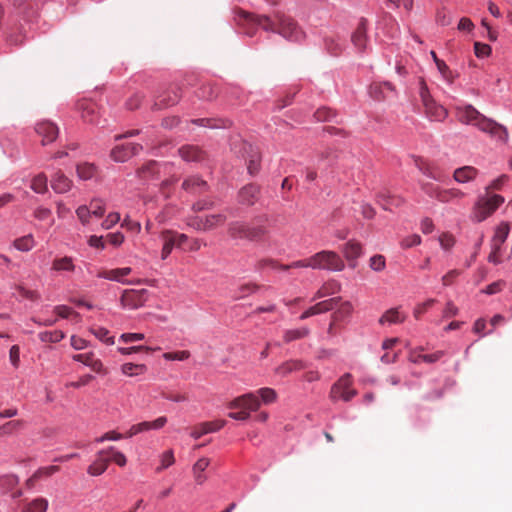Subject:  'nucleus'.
Listing matches in <instances>:
<instances>
[{
  "label": "nucleus",
  "mask_w": 512,
  "mask_h": 512,
  "mask_svg": "<svg viewBox=\"0 0 512 512\" xmlns=\"http://www.w3.org/2000/svg\"><path fill=\"white\" fill-rule=\"evenodd\" d=\"M241 25H253L266 32L280 35L289 42L298 43L305 38V33L298 22L290 15L282 11H274L271 15H259L240 11L238 13Z\"/></svg>",
  "instance_id": "1"
},
{
  "label": "nucleus",
  "mask_w": 512,
  "mask_h": 512,
  "mask_svg": "<svg viewBox=\"0 0 512 512\" xmlns=\"http://www.w3.org/2000/svg\"><path fill=\"white\" fill-rule=\"evenodd\" d=\"M458 118L460 122L476 126L481 131L488 132L491 135L498 137L500 140L506 141L508 138V133L505 127L486 118L471 105H467L464 108L459 109Z\"/></svg>",
  "instance_id": "2"
},
{
  "label": "nucleus",
  "mask_w": 512,
  "mask_h": 512,
  "mask_svg": "<svg viewBox=\"0 0 512 512\" xmlns=\"http://www.w3.org/2000/svg\"><path fill=\"white\" fill-rule=\"evenodd\" d=\"M166 423L167 417L160 416L153 421H143L134 424L125 433H119L117 431H108L104 433L102 436L95 438L92 444L98 445L104 443L105 441H117L124 438H131L139 433L151 430H160L166 425Z\"/></svg>",
  "instance_id": "3"
},
{
  "label": "nucleus",
  "mask_w": 512,
  "mask_h": 512,
  "mask_svg": "<svg viewBox=\"0 0 512 512\" xmlns=\"http://www.w3.org/2000/svg\"><path fill=\"white\" fill-rule=\"evenodd\" d=\"M419 95L428 118L434 121H443L446 118L447 110L436 103L423 79L419 82Z\"/></svg>",
  "instance_id": "4"
},
{
  "label": "nucleus",
  "mask_w": 512,
  "mask_h": 512,
  "mask_svg": "<svg viewBox=\"0 0 512 512\" xmlns=\"http://www.w3.org/2000/svg\"><path fill=\"white\" fill-rule=\"evenodd\" d=\"M312 269L342 271L343 260L334 251L323 250L311 256Z\"/></svg>",
  "instance_id": "5"
},
{
  "label": "nucleus",
  "mask_w": 512,
  "mask_h": 512,
  "mask_svg": "<svg viewBox=\"0 0 512 512\" xmlns=\"http://www.w3.org/2000/svg\"><path fill=\"white\" fill-rule=\"evenodd\" d=\"M510 233V225L508 222H501L495 229L494 235L491 239V252L488 255V261L495 265L502 262L501 250L502 245L505 243Z\"/></svg>",
  "instance_id": "6"
},
{
  "label": "nucleus",
  "mask_w": 512,
  "mask_h": 512,
  "mask_svg": "<svg viewBox=\"0 0 512 512\" xmlns=\"http://www.w3.org/2000/svg\"><path fill=\"white\" fill-rule=\"evenodd\" d=\"M503 202L504 198L497 194L480 198L474 208V220L476 222L484 221L491 216Z\"/></svg>",
  "instance_id": "7"
},
{
  "label": "nucleus",
  "mask_w": 512,
  "mask_h": 512,
  "mask_svg": "<svg viewBox=\"0 0 512 512\" xmlns=\"http://www.w3.org/2000/svg\"><path fill=\"white\" fill-rule=\"evenodd\" d=\"M352 377L350 374L343 375L331 388L330 397L332 400L342 399L350 401L356 394V390L351 388Z\"/></svg>",
  "instance_id": "8"
},
{
  "label": "nucleus",
  "mask_w": 512,
  "mask_h": 512,
  "mask_svg": "<svg viewBox=\"0 0 512 512\" xmlns=\"http://www.w3.org/2000/svg\"><path fill=\"white\" fill-rule=\"evenodd\" d=\"M261 405V401L255 392H249L234 398L228 404L229 409H244L249 413L257 411Z\"/></svg>",
  "instance_id": "9"
},
{
  "label": "nucleus",
  "mask_w": 512,
  "mask_h": 512,
  "mask_svg": "<svg viewBox=\"0 0 512 512\" xmlns=\"http://www.w3.org/2000/svg\"><path fill=\"white\" fill-rule=\"evenodd\" d=\"M35 131L42 138V145L54 142L59 133L57 125L49 120L39 121L35 126Z\"/></svg>",
  "instance_id": "10"
},
{
  "label": "nucleus",
  "mask_w": 512,
  "mask_h": 512,
  "mask_svg": "<svg viewBox=\"0 0 512 512\" xmlns=\"http://www.w3.org/2000/svg\"><path fill=\"white\" fill-rule=\"evenodd\" d=\"M147 291L141 290H126L121 296V304L124 308L137 309L144 305L147 300Z\"/></svg>",
  "instance_id": "11"
},
{
  "label": "nucleus",
  "mask_w": 512,
  "mask_h": 512,
  "mask_svg": "<svg viewBox=\"0 0 512 512\" xmlns=\"http://www.w3.org/2000/svg\"><path fill=\"white\" fill-rule=\"evenodd\" d=\"M225 424H226V421L222 420V419L202 422V423H199V424L193 426L190 429L189 435L191 438L197 440V439H200L205 434L216 432V431L220 430L221 428H223L225 426Z\"/></svg>",
  "instance_id": "12"
},
{
  "label": "nucleus",
  "mask_w": 512,
  "mask_h": 512,
  "mask_svg": "<svg viewBox=\"0 0 512 512\" xmlns=\"http://www.w3.org/2000/svg\"><path fill=\"white\" fill-rule=\"evenodd\" d=\"M142 146L136 143H126L116 145L111 151V157L118 162H124L130 157L139 153Z\"/></svg>",
  "instance_id": "13"
},
{
  "label": "nucleus",
  "mask_w": 512,
  "mask_h": 512,
  "mask_svg": "<svg viewBox=\"0 0 512 512\" xmlns=\"http://www.w3.org/2000/svg\"><path fill=\"white\" fill-rule=\"evenodd\" d=\"M260 198V186L250 183L242 187L238 192V202L242 205L252 206Z\"/></svg>",
  "instance_id": "14"
},
{
  "label": "nucleus",
  "mask_w": 512,
  "mask_h": 512,
  "mask_svg": "<svg viewBox=\"0 0 512 512\" xmlns=\"http://www.w3.org/2000/svg\"><path fill=\"white\" fill-rule=\"evenodd\" d=\"M77 109L81 113V118L84 122L90 124L98 123V111L97 106L90 100H80L77 103Z\"/></svg>",
  "instance_id": "15"
},
{
  "label": "nucleus",
  "mask_w": 512,
  "mask_h": 512,
  "mask_svg": "<svg viewBox=\"0 0 512 512\" xmlns=\"http://www.w3.org/2000/svg\"><path fill=\"white\" fill-rule=\"evenodd\" d=\"M180 89L177 86L169 87L154 103V108L161 109L176 104L180 99Z\"/></svg>",
  "instance_id": "16"
},
{
  "label": "nucleus",
  "mask_w": 512,
  "mask_h": 512,
  "mask_svg": "<svg viewBox=\"0 0 512 512\" xmlns=\"http://www.w3.org/2000/svg\"><path fill=\"white\" fill-rule=\"evenodd\" d=\"M111 450H100L96 460L88 467L87 472L92 476H99L107 469L110 462Z\"/></svg>",
  "instance_id": "17"
},
{
  "label": "nucleus",
  "mask_w": 512,
  "mask_h": 512,
  "mask_svg": "<svg viewBox=\"0 0 512 512\" xmlns=\"http://www.w3.org/2000/svg\"><path fill=\"white\" fill-rule=\"evenodd\" d=\"M174 230H163L160 234V238L163 242L161 250V259L165 260L172 252L173 248H176V238Z\"/></svg>",
  "instance_id": "18"
},
{
  "label": "nucleus",
  "mask_w": 512,
  "mask_h": 512,
  "mask_svg": "<svg viewBox=\"0 0 512 512\" xmlns=\"http://www.w3.org/2000/svg\"><path fill=\"white\" fill-rule=\"evenodd\" d=\"M305 368V364L302 360L298 359H291L288 361L283 362L279 366L275 368V374L286 377L289 374L300 371Z\"/></svg>",
  "instance_id": "19"
},
{
  "label": "nucleus",
  "mask_w": 512,
  "mask_h": 512,
  "mask_svg": "<svg viewBox=\"0 0 512 512\" xmlns=\"http://www.w3.org/2000/svg\"><path fill=\"white\" fill-rule=\"evenodd\" d=\"M228 234L233 239L249 238V224L241 221H233L228 226Z\"/></svg>",
  "instance_id": "20"
},
{
  "label": "nucleus",
  "mask_w": 512,
  "mask_h": 512,
  "mask_svg": "<svg viewBox=\"0 0 512 512\" xmlns=\"http://www.w3.org/2000/svg\"><path fill=\"white\" fill-rule=\"evenodd\" d=\"M72 181L61 171L55 173L51 179V187L57 193H65L71 189Z\"/></svg>",
  "instance_id": "21"
},
{
  "label": "nucleus",
  "mask_w": 512,
  "mask_h": 512,
  "mask_svg": "<svg viewBox=\"0 0 512 512\" xmlns=\"http://www.w3.org/2000/svg\"><path fill=\"white\" fill-rule=\"evenodd\" d=\"M178 152L185 161H201L204 159V152L197 146L185 145L179 148Z\"/></svg>",
  "instance_id": "22"
},
{
  "label": "nucleus",
  "mask_w": 512,
  "mask_h": 512,
  "mask_svg": "<svg viewBox=\"0 0 512 512\" xmlns=\"http://www.w3.org/2000/svg\"><path fill=\"white\" fill-rule=\"evenodd\" d=\"M351 40H352V43L354 44V46L358 50H360V51L364 50L366 41H367V39H366V20L361 19L356 30L354 31V33L351 36Z\"/></svg>",
  "instance_id": "23"
},
{
  "label": "nucleus",
  "mask_w": 512,
  "mask_h": 512,
  "mask_svg": "<svg viewBox=\"0 0 512 512\" xmlns=\"http://www.w3.org/2000/svg\"><path fill=\"white\" fill-rule=\"evenodd\" d=\"M465 196V193L456 188L441 189L437 192L436 199L442 203L459 201Z\"/></svg>",
  "instance_id": "24"
},
{
  "label": "nucleus",
  "mask_w": 512,
  "mask_h": 512,
  "mask_svg": "<svg viewBox=\"0 0 512 512\" xmlns=\"http://www.w3.org/2000/svg\"><path fill=\"white\" fill-rule=\"evenodd\" d=\"M264 219L267 221V217H261L259 220ZM269 233V230L267 227L260 223L258 221L257 223L249 224V238L250 241H260L262 240L267 234Z\"/></svg>",
  "instance_id": "25"
},
{
  "label": "nucleus",
  "mask_w": 512,
  "mask_h": 512,
  "mask_svg": "<svg viewBox=\"0 0 512 512\" xmlns=\"http://www.w3.org/2000/svg\"><path fill=\"white\" fill-rule=\"evenodd\" d=\"M406 319V316L400 312L398 308H391L387 310L379 319V323L384 324H398L402 323Z\"/></svg>",
  "instance_id": "26"
},
{
  "label": "nucleus",
  "mask_w": 512,
  "mask_h": 512,
  "mask_svg": "<svg viewBox=\"0 0 512 512\" xmlns=\"http://www.w3.org/2000/svg\"><path fill=\"white\" fill-rule=\"evenodd\" d=\"M477 175V170L472 166H464L454 171L453 178L458 183H466L473 180Z\"/></svg>",
  "instance_id": "27"
},
{
  "label": "nucleus",
  "mask_w": 512,
  "mask_h": 512,
  "mask_svg": "<svg viewBox=\"0 0 512 512\" xmlns=\"http://www.w3.org/2000/svg\"><path fill=\"white\" fill-rule=\"evenodd\" d=\"M340 291V284L334 280L328 281L324 283L315 293L314 297L312 298V301H315L317 299L333 295Z\"/></svg>",
  "instance_id": "28"
},
{
  "label": "nucleus",
  "mask_w": 512,
  "mask_h": 512,
  "mask_svg": "<svg viewBox=\"0 0 512 512\" xmlns=\"http://www.w3.org/2000/svg\"><path fill=\"white\" fill-rule=\"evenodd\" d=\"M444 356V351H436L432 354H420L416 352H411L409 355V360L413 363H434L441 359Z\"/></svg>",
  "instance_id": "29"
},
{
  "label": "nucleus",
  "mask_w": 512,
  "mask_h": 512,
  "mask_svg": "<svg viewBox=\"0 0 512 512\" xmlns=\"http://www.w3.org/2000/svg\"><path fill=\"white\" fill-rule=\"evenodd\" d=\"M207 183L199 177H189L183 184L182 188L188 192L197 193L206 189Z\"/></svg>",
  "instance_id": "30"
},
{
  "label": "nucleus",
  "mask_w": 512,
  "mask_h": 512,
  "mask_svg": "<svg viewBox=\"0 0 512 512\" xmlns=\"http://www.w3.org/2000/svg\"><path fill=\"white\" fill-rule=\"evenodd\" d=\"M137 173L144 180L155 178L159 174V164L156 161H149L139 168Z\"/></svg>",
  "instance_id": "31"
},
{
  "label": "nucleus",
  "mask_w": 512,
  "mask_h": 512,
  "mask_svg": "<svg viewBox=\"0 0 512 512\" xmlns=\"http://www.w3.org/2000/svg\"><path fill=\"white\" fill-rule=\"evenodd\" d=\"M132 269L130 267L124 268H116L107 271H103L99 274V277L113 280V281H122V279L128 276L131 273Z\"/></svg>",
  "instance_id": "32"
},
{
  "label": "nucleus",
  "mask_w": 512,
  "mask_h": 512,
  "mask_svg": "<svg viewBox=\"0 0 512 512\" xmlns=\"http://www.w3.org/2000/svg\"><path fill=\"white\" fill-rule=\"evenodd\" d=\"M362 253L361 244L355 240L348 241L343 248V254L349 261L355 260Z\"/></svg>",
  "instance_id": "33"
},
{
  "label": "nucleus",
  "mask_w": 512,
  "mask_h": 512,
  "mask_svg": "<svg viewBox=\"0 0 512 512\" xmlns=\"http://www.w3.org/2000/svg\"><path fill=\"white\" fill-rule=\"evenodd\" d=\"M52 269L55 271L73 272L75 265L72 257L64 256L53 260Z\"/></svg>",
  "instance_id": "34"
},
{
  "label": "nucleus",
  "mask_w": 512,
  "mask_h": 512,
  "mask_svg": "<svg viewBox=\"0 0 512 512\" xmlns=\"http://www.w3.org/2000/svg\"><path fill=\"white\" fill-rule=\"evenodd\" d=\"M48 501L45 498H36L24 505L21 512H46Z\"/></svg>",
  "instance_id": "35"
},
{
  "label": "nucleus",
  "mask_w": 512,
  "mask_h": 512,
  "mask_svg": "<svg viewBox=\"0 0 512 512\" xmlns=\"http://www.w3.org/2000/svg\"><path fill=\"white\" fill-rule=\"evenodd\" d=\"M13 246L19 251L28 252L35 246V241L33 236L29 234L15 239Z\"/></svg>",
  "instance_id": "36"
},
{
  "label": "nucleus",
  "mask_w": 512,
  "mask_h": 512,
  "mask_svg": "<svg viewBox=\"0 0 512 512\" xmlns=\"http://www.w3.org/2000/svg\"><path fill=\"white\" fill-rule=\"evenodd\" d=\"M121 371L124 375L132 377L144 374L147 367L144 364L125 363L121 366Z\"/></svg>",
  "instance_id": "37"
},
{
  "label": "nucleus",
  "mask_w": 512,
  "mask_h": 512,
  "mask_svg": "<svg viewBox=\"0 0 512 512\" xmlns=\"http://www.w3.org/2000/svg\"><path fill=\"white\" fill-rule=\"evenodd\" d=\"M310 331L306 327L290 329L284 332V341L286 343L305 338L309 335Z\"/></svg>",
  "instance_id": "38"
},
{
  "label": "nucleus",
  "mask_w": 512,
  "mask_h": 512,
  "mask_svg": "<svg viewBox=\"0 0 512 512\" xmlns=\"http://www.w3.org/2000/svg\"><path fill=\"white\" fill-rule=\"evenodd\" d=\"M255 393L264 404H272L277 400V392L269 387L260 388Z\"/></svg>",
  "instance_id": "39"
},
{
  "label": "nucleus",
  "mask_w": 512,
  "mask_h": 512,
  "mask_svg": "<svg viewBox=\"0 0 512 512\" xmlns=\"http://www.w3.org/2000/svg\"><path fill=\"white\" fill-rule=\"evenodd\" d=\"M206 231L213 230L219 226H222L226 221L224 214H211L204 217Z\"/></svg>",
  "instance_id": "40"
},
{
  "label": "nucleus",
  "mask_w": 512,
  "mask_h": 512,
  "mask_svg": "<svg viewBox=\"0 0 512 512\" xmlns=\"http://www.w3.org/2000/svg\"><path fill=\"white\" fill-rule=\"evenodd\" d=\"M412 159H413L415 166L422 173H424L425 175H427L435 180H439V177L432 171L431 166L425 159H423L422 157H419V156H413Z\"/></svg>",
  "instance_id": "41"
},
{
  "label": "nucleus",
  "mask_w": 512,
  "mask_h": 512,
  "mask_svg": "<svg viewBox=\"0 0 512 512\" xmlns=\"http://www.w3.org/2000/svg\"><path fill=\"white\" fill-rule=\"evenodd\" d=\"M249 149L251 154L248 159L247 169L251 175H255L260 168V154L257 150H254L251 145H249Z\"/></svg>",
  "instance_id": "42"
},
{
  "label": "nucleus",
  "mask_w": 512,
  "mask_h": 512,
  "mask_svg": "<svg viewBox=\"0 0 512 512\" xmlns=\"http://www.w3.org/2000/svg\"><path fill=\"white\" fill-rule=\"evenodd\" d=\"M31 189L36 193H45L47 191V176L44 173L36 175L32 179Z\"/></svg>",
  "instance_id": "43"
},
{
  "label": "nucleus",
  "mask_w": 512,
  "mask_h": 512,
  "mask_svg": "<svg viewBox=\"0 0 512 512\" xmlns=\"http://www.w3.org/2000/svg\"><path fill=\"white\" fill-rule=\"evenodd\" d=\"M65 337L61 330L45 331L39 334V339L45 343H57Z\"/></svg>",
  "instance_id": "44"
},
{
  "label": "nucleus",
  "mask_w": 512,
  "mask_h": 512,
  "mask_svg": "<svg viewBox=\"0 0 512 512\" xmlns=\"http://www.w3.org/2000/svg\"><path fill=\"white\" fill-rule=\"evenodd\" d=\"M77 174L83 180H89L96 174V167L93 164L83 163L77 166Z\"/></svg>",
  "instance_id": "45"
},
{
  "label": "nucleus",
  "mask_w": 512,
  "mask_h": 512,
  "mask_svg": "<svg viewBox=\"0 0 512 512\" xmlns=\"http://www.w3.org/2000/svg\"><path fill=\"white\" fill-rule=\"evenodd\" d=\"M209 465V460L207 458L199 459L193 467V471L195 474V480L198 484H202L205 481V477L201 474Z\"/></svg>",
  "instance_id": "46"
},
{
  "label": "nucleus",
  "mask_w": 512,
  "mask_h": 512,
  "mask_svg": "<svg viewBox=\"0 0 512 512\" xmlns=\"http://www.w3.org/2000/svg\"><path fill=\"white\" fill-rule=\"evenodd\" d=\"M22 424L23 423L21 420H12V421L6 422L2 426H0V436H6V435L12 434L13 432L19 430L21 428Z\"/></svg>",
  "instance_id": "47"
},
{
  "label": "nucleus",
  "mask_w": 512,
  "mask_h": 512,
  "mask_svg": "<svg viewBox=\"0 0 512 512\" xmlns=\"http://www.w3.org/2000/svg\"><path fill=\"white\" fill-rule=\"evenodd\" d=\"M430 54H431V57L433 58L436 66H437L438 71L441 73V75L445 79H450V77H451V70L449 69L447 64L443 60L439 59L437 57V54L434 51H431Z\"/></svg>",
  "instance_id": "48"
},
{
  "label": "nucleus",
  "mask_w": 512,
  "mask_h": 512,
  "mask_svg": "<svg viewBox=\"0 0 512 512\" xmlns=\"http://www.w3.org/2000/svg\"><path fill=\"white\" fill-rule=\"evenodd\" d=\"M369 94L373 99L377 101L385 100L388 97V95H386V93L384 92L381 83L371 84L369 87Z\"/></svg>",
  "instance_id": "49"
},
{
  "label": "nucleus",
  "mask_w": 512,
  "mask_h": 512,
  "mask_svg": "<svg viewBox=\"0 0 512 512\" xmlns=\"http://www.w3.org/2000/svg\"><path fill=\"white\" fill-rule=\"evenodd\" d=\"M93 216L101 218L105 214V204L100 199H93L88 207Z\"/></svg>",
  "instance_id": "50"
},
{
  "label": "nucleus",
  "mask_w": 512,
  "mask_h": 512,
  "mask_svg": "<svg viewBox=\"0 0 512 512\" xmlns=\"http://www.w3.org/2000/svg\"><path fill=\"white\" fill-rule=\"evenodd\" d=\"M19 483V479L15 475H5L0 478V486L6 491H12Z\"/></svg>",
  "instance_id": "51"
},
{
  "label": "nucleus",
  "mask_w": 512,
  "mask_h": 512,
  "mask_svg": "<svg viewBox=\"0 0 512 512\" xmlns=\"http://www.w3.org/2000/svg\"><path fill=\"white\" fill-rule=\"evenodd\" d=\"M377 201L385 210L389 209L390 204L399 205L401 200L399 198L391 197L385 193H380L377 196Z\"/></svg>",
  "instance_id": "52"
},
{
  "label": "nucleus",
  "mask_w": 512,
  "mask_h": 512,
  "mask_svg": "<svg viewBox=\"0 0 512 512\" xmlns=\"http://www.w3.org/2000/svg\"><path fill=\"white\" fill-rule=\"evenodd\" d=\"M120 214L118 212H111L101 223V227L105 230L113 228L120 221Z\"/></svg>",
  "instance_id": "53"
},
{
  "label": "nucleus",
  "mask_w": 512,
  "mask_h": 512,
  "mask_svg": "<svg viewBox=\"0 0 512 512\" xmlns=\"http://www.w3.org/2000/svg\"><path fill=\"white\" fill-rule=\"evenodd\" d=\"M217 91L214 86L207 84L203 85L198 92V97L206 100H211L216 97Z\"/></svg>",
  "instance_id": "54"
},
{
  "label": "nucleus",
  "mask_w": 512,
  "mask_h": 512,
  "mask_svg": "<svg viewBox=\"0 0 512 512\" xmlns=\"http://www.w3.org/2000/svg\"><path fill=\"white\" fill-rule=\"evenodd\" d=\"M491 46L481 42L474 43V52L478 58H484L491 54Z\"/></svg>",
  "instance_id": "55"
},
{
  "label": "nucleus",
  "mask_w": 512,
  "mask_h": 512,
  "mask_svg": "<svg viewBox=\"0 0 512 512\" xmlns=\"http://www.w3.org/2000/svg\"><path fill=\"white\" fill-rule=\"evenodd\" d=\"M436 300L435 299H428L427 301L421 303V304H418L414 311H413V314H414V317L416 319H420V317L429 309L431 308L434 304H435Z\"/></svg>",
  "instance_id": "56"
},
{
  "label": "nucleus",
  "mask_w": 512,
  "mask_h": 512,
  "mask_svg": "<svg viewBox=\"0 0 512 512\" xmlns=\"http://www.w3.org/2000/svg\"><path fill=\"white\" fill-rule=\"evenodd\" d=\"M92 333L101 341L105 342L106 344L112 345L114 344V337H108L109 331L105 328L98 327L91 330Z\"/></svg>",
  "instance_id": "57"
},
{
  "label": "nucleus",
  "mask_w": 512,
  "mask_h": 512,
  "mask_svg": "<svg viewBox=\"0 0 512 512\" xmlns=\"http://www.w3.org/2000/svg\"><path fill=\"white\" fill-rule=\"evenodd\" d=\"M121 227L126 228L127 230L134 233H140L141 231V224L138 221L132 220L129 216H126L123 219Z\"/></svg>",
  "instance_id": "58"
},
{
  "label": "nucleus",
  "mask_w": 512,
  "mask_h": 512,
  "mask_svg": "<svg viewBox=\"0 0 512 512\" xmlns=\"http://www.w3.org/2000/svg\"><path fill=\"white\" fill-rule=\"evenodd\" d=\"M334 116L335 113L329 108H320L314 114L317 121H330Z\"/></svg>",
  "instance_id": "59"
},
{
  "label": "nucleus",
  "mask_w": 512,
  "mask_h": 512,
  "mask_svg": "<svg viewBox=\"0 0 512 512\" xmlns=\"http://www.w3.org/2000/svg\"><path fill=\"white\" fill-rule=\"evenodd\" d=\"M325 47L332 55H338L341 51V44L334 38H326Z\"/></svg>",
  "instance_id": "60"
},
{
  "label": "nucleus",
  "mask_w": 512,
  "mask_h": 512,
  "mask_svg": "<svg viewBox=\"0 0 512 512\" xmlns=\"http://www.w3.org/2000/svg\"><path fill=\"white\" fill-rule=\"evenodd\" d=\"M77 217L83 225L89 224V219L92 215L90 209L87 206H80L76 210Z\"/></svg>",
  "instance_id": "61"
},
{
  "label": "nucleus",
  "mask_w": 512,
  "mask_h": 512,
  "mask_svg": "<svg viewBox=\"0 0 512 512\" xmlns=\"http://www.w3.org/2000/svg\"><path fill=\"white\" fill-rule=\"evenodd\" d=\"M440 245L443 249L449 250L453 247L455 244V238L450 233H443L439 237Z\"/></svg>",
  "instance_id": "62"
},
{
  "label": "nucleus",
  "mask_w": 512,
  "mask_h": 512,
  "mask_svg": "<svg viewBox=\"0 0 512 512\" xmlns=\"http://www.w3.org/2000/svg\"><path fill=\"white\" fill-rule=\"evenodd\" d=\"M370 268L374 271H382L385 268V257L383 255H374L370 259Z\"/></svg>",
  "instance_id": "63"
},
{
  "label": "nucleus",
  "mask_w": 512,
  "mask_h": 512,
  "mask_svg": "<svg viewBox=\"0 0 512 512\" xmlns=\"http://www.w3.org/2000/svg\"><path fill=\"white\" fill-rule=\"evenodd\" d=\"M106 239L114 247H119L123 244L125 237L121 232H115L107 234Z\"/></svg>",
  "instance_id": "64"
}]
</instances>
